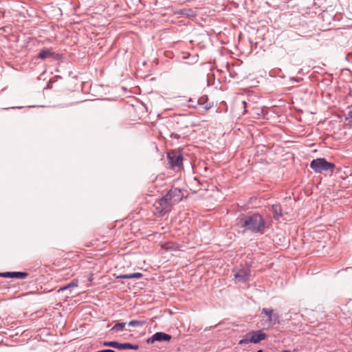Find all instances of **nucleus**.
I'll return each mask as SVG.
<instances>
[{
	"instance_id": "nucleus-1",
	"label": "nucleus",
	"mask_w": 352,
	"mask_h": 352,
	"mask_svg": "<svg viewBox=\"0 0 352 352\" xmlns=\"http://www.w3.org/2000/svg\"><path fill=\"white\" fill-rule=\"evenodd\" d=\"M236 225L240 228H243L242 234L249 231L252 233L263 234L265 230V222L262 216L258 213L237 218Z\"/></svg>"
},
{
	"instance_id": "nucleus-2",
	"label": "nucleus",
	"mask_w": 352,
	"mask_h": 352,
	"mask_svg": "<svg viewBox=\"0 0 352 352\" xmlns=\"http://www.w3.org/2000/svg\"><path fill=\"white\" fill-rule=\"evenodd\" d=\"M267 335L261 330L251 331L245 334L242 339L239 341V344H248L249 343L257 344L261 341L265 340Z\"/></svg>"
},
{
	"instance_id": "nucleus-3",
	"label": "nucleus",
	"mask_w": 352,
	"mask_h": 352,
	"mask_svg": "<svg viewBox=\"0 0 352 352\" xmlns=\"http://www.w3.org/2000/svg\"><path fill=\"white\" fill-rule=\"evenodd\" d=\"M310 167L316 173H322L333 170L335 168V164L327 162L324 158H317L313 160L310 163Z\"/></svg>"
},
{
	"instance_id": "nucleus-4",
	"label": "nucleus",
	"mask_w": 352,
	"mask_h": 352,
	"mask_svg": "<svg viewBox=\"0 0 352 352\" xmlns=\"http://www.w3.org/2000/svg\"><path fill=\"white\" fill-rule=\"evenodd\" d=\"M167 158L171 168H179L182 164L183 157L182 154L177 151H171L167 153Z\"/></svg>"
},
{
	"instance_id": "nucleus-5",
	"label": "nucleus",
	"mask_w": 352,
	"mask_h": 352,
	"mask_svg": "<svg viewBox=\"0 0 352 352\" xmlns=\"http://www.w3.org/2000/svg\"><path fill=\"white\" fill-rule=\"evenodd\" d=\"M102 346H110L117 349L138 350L140 348L138 344H133L129 342L119 343L116 341H105L102 342Z\"/></svg>"
},
{
	"instance_id": "nucleus-6",
	"label": "nucleus",
	"mask_w": 352,
	"mask_h": 352,
	"mask_svg": "<svg viewBox=\"0 0 352 352\" xmlns=\"http://www.w3.org/2000/svg\"><path fill=\"white\" fill-rule=\"evenodd\" d=\"M180 190L177 188L170 189L163 198L167 201L170 206L175 204L180 199Z\"/></svg>"
},
{
	"instance_id": "nucleus-7",
	"label": "nucleus",
	"mask_w": 352,
	"mask_h": 352,
	"mask_svg": "<svg viewBox=\"0 0 352 352\" xmlns=\"http://www.w3.org/2000/svg\"><path fill=\"white\" fill-rule=\"evenodd\" d=\"M172 337L170 335L164 332H157L147 339L148 344H153L155 342H169Z\"/></svg>"
},
{
	"instance_id": "nucleus-8",
	"label": "nucleus",
	"mask_w": 352,
	"mask_h": 352,
	"mask_svg": "<svg viewBox=\"0 0 352 352\" xmlns=\"http://www.w3.org/2000/svg\"><path fill=\"white\" fill-rule=\"evenodd\" d=\"M261 314L267 316L268 322L271 324H279L280 316L278 313L274 312L272 309L263 308Z\"/></svg>"
},
{
	"instance_id": "nucleus-9",
	"label": "nucleus",
	"mask_w": 352,
	"mask_h": 352,
	"mask_svg": "<svg viewBox=\"0 0 352 352\" xmlns=\"http://www.w3.org/2000/svg\"><path fill=\"white\" fill-rule=\"evenodd\" d=\"M234 276L239 282L247 283L250 280V270L248 268L239 270L234 274Z\"/></svg>"
},
{
	"instance_id": "nucleus-10",
	"label": "nucleus",
	"mask_w": 352,
	"mask_h": 352,
	"mask_svg": "<svg viewBox=\"0 0 352 352\" xmlns=\"http://www.w3.org/2000/svg\"><path fill=\"white\" fill-rule=\"evenodd\" d=\"M155 206L156 209L161 214H165L169 211L170 208V204H168L163 197L155 202Z\"/></svg>"
},
{
	"instance_id": "nucleus-11",
	"label": "nucleus",
	"mask_w": 352,
	"mask_h": 352,
	"mask_svg": "<svg viewBox=\"0 0 352 352\" xmlns=\"http://www.w3.org/2000/svg\"><path fill=\"white\" fill-rule=\"evenodd\" d=\"M0 276L3 278H25L28 276V273L23 272H7L0 273Z\"/></svg>"
},
{
	"instance_id": "nucleus-12",
	"label": "nucleus",
	"mask_w": 352,
	"mask_h": 352,
	"mask_svg": "<svg viewBox=\"0 0 352 352\" xmlns=\"http://www.w3.org/2000/svg\"><path fill=\"white\" fill-rule=\"evenodd\" d=\"M56 56V54H54V52H52L50 51V50H49V49L43 50L39 52V54H38V58H39L41 59H45L46 58H50V57L55 58Z\"/></svg>"
},
{
	"instance_id": "nucleus-13",
	"label": "nucleus",
	"mask_w": 352,
	"mask_h": 352,
	"mask_svg": "<svg viewBox=\"0 0 352 352\" xmlns=\"http://www.w3.org/2000/svg\"><path fill=\"white\" fill-rule=\"evenodd\" d=\"M272 211L275 219H278L283 216L282 209L279 204H274L272 206Z\"/></svg>"
},
{
	"instance_id": "nucleus-14",
	"label": "nucleus",
	"mask_w": 352,
	"mask_h": 352,
	"mask_svg": "<svg viewBox=\"0 0 352 352\" xmlns=\"http://www.w3.org/2000/svg\"><path fill=\"white\" fill-rule=\"evenodd\" d=\"M142 274L140 272L132 273L129 274H124L119 276L120 278L122 279H138L142 277Z\"/></svg>"
},
{
	"instance_id": "nucleus-15",
	"label": "nucleus",
	"mask_w": 352,
	"mask_h": 352,
	"mask_svg": "<svg viewBox=\"0 0 352 352\" xmlns=\"http://www.w3.org/2000/svg\"><path fill=\"white\" fill-rule=\"evenodd\" d=\"M78 280L74 279L71 283L67 284V285L61 287L60 288H59L58 289V292H63V291H65V290H67V289L71 290L72 288H74V287H76L78 286Z\"/></svg>"
},
{
	"instance_id": "nucleus-16",
	"label": "nucleus",
	"mask_w": 352,
	"mask_h": 352,
	"mask_svg": "<svg viewBox=\"0 0 352 352\" xmlns=\"http://www.w3.org/2000/svg\"><path fill=\"white\" fill-rule=\"evenodd\" d=\"M146 324V322L145 320H131L129 322V325L133 327H142Z\"/></svg>"
},
{
	"instance_id": "nucleus-17",
	"label": "nucleus",
	"mask_w": 352,
	"mask_h": 352,
	"mask_svg": "<svg viewBox=\"0 0 352 352\" xmlns=\"http://www.w3.org/2000/svg\"><path fill=\"white\" fill-rule=\"evenodd\" d=\"M126 323L125 322H118L115 324L113 327L111 328L112 331H120L123 330V329L125 327Z\"/></svg>"
},
{
	"instance_id": "nucleus-18",
	"label": "nucleus",
	"mask_w": 352,
	"mask_h": 352,
	"mask_svg": "<svg viewBox=\"0 0 352 352\" xmlns=\"http://www.w3.org/2000/svg\"><path fill=\"white\" fill-rule=\"evenodd\" d=\"M207 100H208L207 96H204L200 97L197 100V104L199 105H200L201 107H202L207 102Z\"/></svg>"
},
{
	"instance_id": "nucleus-19",
	"label": "nucleus",
	"mask_w": 352,
	"mask_h": 352,
	"mask_svg": "<svg viewBox=\"0 0 352 352\" xmlns=\"http://www.w3.org/2000/svg\"><path fill=\"white\" fill-rule=\"evenodd\" d=\"M201 107L203 109V110H204V111H208V110L212 107V104H208V103L206 102L204 105H203V106H202V107Z\"/></svg>"
},
{
	"instance_id": "nucleus-20",
	"label": "nucleus",
	"mask_w": 352,
	"mask_h": 352,
	"mask_svg": "<svg viewBox=\"0 0 352 352\" xmlns=\"http://www.w3.org/2000/svg\"><path fill=\"white\" fill-rule=\"evenodd\" d=\"M166 250H175L176 249L173 245L166 244L164 245Z\"/></svg>"
},
{
	"instance_id": "nucleus-21",
	"label": "nucleus",
	"mask_w": 352,
	"mask_h": 352,
	"mask_svg": "<svg viewBox=\"0 0 352 352\" xmlns=\"http://www.w3.org/2000/svg\"><path fill=\"white\" fill-rule=\"evenodd\" d=\"M242 103L244 105V108H245V107H246V102L245 101H243Z\"/></svg>"
},
{
	"instance_id": "nucleus-22",
	"label": "nucleus",
	"mask_w": 352,
	"mask_h": 352,
	"mask_svg": "<svg viewBox=\"0 0 352 352\" xmlns=\"http://www.w3.org/2000/svg\"><path fill=\"white\" fill-rule=\"evenodd\" d=\"M283 352H290V351H288V350H285V351H283Z\"/></svg>"
},
{
	"instance_id": "nucleus-23",
	"label": "nucleus",
	"mask_w": 352,
	"mask_h": 352,
	"mask_svg": "<svg viewBox=\"0 0 352 352\" xmlns=\"http://www.w3.org/2000/svg\"><path fill=\"white\" fill-rule=\"evenodd\" d=\"M256 352H263V351L262 350H258Z\"/></svg>"
}]
</instances>
